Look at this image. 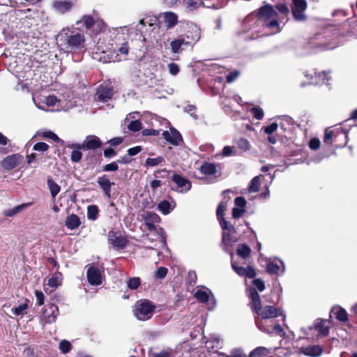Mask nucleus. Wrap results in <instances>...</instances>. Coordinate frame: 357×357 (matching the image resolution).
I'll use <instances>...</instances> for the list:
<instances>
[{"label": "nucleus", "instance_id": "obj_1", "mask_svg": "<svg viewBox=\"0 0 357 357\" xmlns=\"http://www.w3.org/2000/svg\"><path fill=\"white\" fill-rule=\"evenodd\" d=\"M20 14H22L20 10H10L2 14L0 20V26L5 40L17 46L26 44L28 41L26 31L27 27L25 26L27 20L20 18Z\"/></svg>", "mask_w": 357, "mask_h": 357}, {"label": "nucleus", "instance_id": "obj_2", "mask_svg": "<svg viewBox=\"0 0 357 357\" xmlns=\"http://www.w3.org/2000/svg\"><path fill=\"white\" fill-rule=\"evenodd\" d=\"M249 297L250 298V305L251 310L257 314L255 317V324L261 331L271 333L268 329L265 328L262 325V321L259 319H268L277 317L282 314V311L280 308H276L272 305L262 306L260 297L255 288L249 289Z\"/></svg>", "mask_w": 357, "mask_h": 357}, {"label": "nucleus", "instance_id": "obj_3", "mask_svg": "<svg viewBox=\"0 0 357 357\" xmlns=\"http://www.w3.org/2000/svg\"><path fill=\"white\" fill-rule=\"evenodd\" d=\"M61 45L70 51H79L85 47V36L74 27L63 29L58 34Z\"/></svg>", "mask_w": 357, "mask_h": 357}, {"label": "nucleus", "instance_id": "obj_4", "mask_svg": "<svg viewBox=\"0 0 357 357\" xmlns=\"http://www.w3.org/2000/svg\"><path fill=\"white\" fill-rule=\"evenodd\" d=\"M258 18L262 25L269 29L273 33L281 31L282 29L278 20V13L271 5L267 4L260 8L258 11Z\"/></svg>", "mask_w": 357, "mask_h": 357}, {"label": "nucleus", "instance_id": "obj_5", "mask_svg": "<svg viewBox=\"0 0 357 357\" xmlns=\"http://www.w3.org/2000/svg\"><path fill=\"white\" fill-rule=\"evenodd\" d=\"M142 218L144 220V224L147 229L150 231H155L156 234V238L162 243V245L165 247L166 245L165 231L162 228H157L155 226V223L160 222V217L156 213L152 212H146L142 215Z\"/></svg>", "mask_w": 357, "mask_h": 357}, {"label": "nucleus", "instance_id": "obj_6", "mask_svg": "<svg viewBox=\"0 0 357 357\" xmlns=\"http://www.w3.org/2000/svg\"><path fill=\"white\" fill-rule=\"evenodd\" d=\"M155 309V306L151 301L141 299L135 303L133 313L138 320L146 321L152 317Z\"/></svg>", "mask_w": 357, "mask_h": 357}, {"label": "nucleus", "instance_id": "obj_7", "mask_svg": "<svg viewBox=\"0 0 357 357\" xmlns=\"http://www.w3.org/2000/svg\"><path fill=\"white\" fill-rule=\"evenodd\" d=\"M33 102L35 105L40 109L42 110H46L45 108L44 104L50 107H56V109H68L70 107L73 106V105H63L61 100H59L57 97L55 96H48L44 97V99L42 100V102H38L35 98H33Z\"/></svg>", "mask_w": 357, "mask_h": 357}, {"label": "nucleus", "instance_id": "obj_8", "mask_svg": "<svg viewBox=\"0 0 357 357\" xmlns=\"http://www.w3.org/2000/svg\"><path fill=\"white\" fill-rule=\"evenodd\" d=\"M150 37L151 42L155 44L160 48L166 46L167 43L169 41V38L167 37V30L161 29L160 25H155L151 33Z\"/></svg>", "mask_w": 357, "mask_h": 357}, {"label": "nucleus", "instance_id": "obj_9", "mask_svg": "<svg viewBox=\"0 0 357 357\" xmlns=\"http://www.w3.org/2000/svg\"><path fill=\"white\" fill-rule=\"evenodd\" d=\"M307 9L305 0H292L291 12L293 17L296 21H305L307 16L305 11Z\"/></svg>", "mask_w": 357, "mask_h": 357}, {"label": "nucleus", "instance_id": "obj_10", "mask_svg": "<svg viewBox=\"0 0 357 357\" xmlns=\"http://www.w3.org/2000/svg\"><path fill=\"white\" fill-rule=\"evenodd\" d=\"M77 0H54L52 8L56 13L63 15L75 7Z\"/></svg>", "mask_w": 357, "mask_h": 357}, {"label": "nucleus", "instance_id": "obj_11", "mask_svg": "<svg viewBox=\"0 0 357 357\" xmlns=\"http://www.w3.org/2000/svg\"><path fill=\"white\" fill-rule=\"evenodd\" d=\"M266 262V270L269 274H276L278 275L284 274L285 266L282 260L268 259Z\"/></svg>", "mask_w": 357, "mask_h": 357}, {"label": "nucleus", "instance_id": "obj_12", "mask_svg": "<svg viewBox=\"0 0 357 357\" xmlns=\"http://www.w3.org/2000/svg\"><path fill=\"white\" fill-rule=\"evenodd\" d=\"M113 87L110 84L100 86L96 91L95 98L100 102H106L113 96Z\"/></svg>", "mask_w": 357, "mask_h": 357}, {"label": "nucleus", "instance_id": "obj_13", "mask_svg": "<svg viewBox=\"0 0 357 357\" xmlns=\"http://www.w3.org/2000/svg\"><path fill=\"white\" fill-rule=\"evenodd\" d=\"M160 17L165 23L166 30L174 28L178 22V16L174 12L166 11L160 14Z\"/></svg>", "mask_w": 357, "mask_h": 357}, {"label": "nucleus", "instance_id": "obj_14", "mask_svg": "<svg viewBox=\"0 0 357 357\" xmlns=\"http://www.w3.org/2000/svg\"><path fill=\"white\" fill-rule=\"evenodd\" d=\"M59 314V307L54 304H51L44 309L43 312V318L46 323L51 324L56 321Z\"/></svg>", "mask_w": 357, "mask_h": 357}, {"label": "nucleus", "instance_id": "obj_15", "mask_svg": "<svg viewBox=\"0 0 357 357\" xmlns=\"http://www.w3.org/2000/svg\"><path fill=\"white\" fill-rule=\"evenodd\" d=\"M172 181L176 185L177 190L181 193L187 192L191 188V183L179 174H174Z\"/></svg>", "mask_w": 357, "mask_h": 357}, {"label": "nucleus", "instance_id": "obj_16", "mask_svg": "<svg viewBox=\"0 0 357 357\" xmlns=\"http://www.w3.org/2000/svg\"><path fill=\"white\" fill-rule=\"evenodd\" d=\"M87 280L91 285H100L102 283V276L98 267L90 266L86 273Z\"/></svg>", "mask_w": 357, "mask_h": 357}, {"label": "nucleus", "instance_id": "obj_17", "mask_svg": "<svg viewBox=\"0 0 357 357\" xmlns=\"http://www.w3.org/2000/svg\"><path fill=\"white\" fill-rule=\"evenodd\" d=\"M162 136L167 142L174 146H178L180 142H182L181 134L174 128H170L169 131H163Z\"/></svg>", "mask_w": 357, "mask_h": 357}, {"label": "nucleus", "instance_id": "obj_18", "mask_svg": "<svg viewBox=\"0 0 357 357\" xmlns=\"http://www.w3.org/2000/svg\"><path fill=\"white\" fill-rule=\"evenodd\" d=\"M22 157L18 154H13L6 157L1 162L2 167L7 170L15 168L21 162Z\"/></svg>", "mask_w": 357, "mask_h": 357}, {"label": "nucleus", "instance_id": "obj_19", "mask_svg": "<svg viewBox=\"0 0 357 357\" xmlns=\"http://www.w3.org/2000/svg\"><path fill=\"white\" fill-rule=\"evenodd\" d=\"M299 353L310 357H319L323 353V349L319 345L303 347L299 349Z\"/></svg>", "mask_w": 357, "mask_h": 357}, {"label": "nucleus", "instance_id": "obj_20", "mask_svg": "<svg viewBox=\"0 0 357 357\" xmlns=\"http://www.w3.org/2000/svg\"><path fill=\"white\" fill-rule=\"evenodd\" d=\"M97 183L102 190L104 195L109 198L111 196V187L114 185V183L111 182L106 175L98 177Z\"/></svg>", "mask_w": 357, "mask_h": 357}, {"label": "nucleus", "instance_id": "obj_21", "mask_svg": "<svg viewBox=\"0 0 357 357\" xmlns=\"http://www.w3.org/2000/svg\"><path fill=\"white\" fill-rule=\"evenodd\" d=\"M135 114L138 113H130L125 119V124L128 126V128L131 131H139L142 128L141 122L135 119Z\"/></svg>", "mask_w": 357, "mask_h": 357}, {"label": "nucleus", "instance_id": "obj_22", "mask_svg": "<svg viewBox=\"0 0 357 357\" xmlns=\"http://www.w3.org/2000/svg\"><path fill=\"white\" fill-rule=\"evenodd\" d=\"M109 243L117 249H123L126 247L127 241L120 234L116 233L109 234Z\"/></svg>", "mask_w": 357, "mask_h": 357}, {"label": "nucleus", "instance_id": "obj_23", "mask_svg": "<svg viewBox=\"0 0 357 357\" xmlns=\"http://www.w3.org/2000/svg\"><path fill=\"white\" fill-rule=\"evenodd\" d=\"M100 139L96 136H88L84 141L83 146L87 149H96L101 146Z\"/></svg>", "mask_w": 357, "mask_h": 357}, {"label": "nucleus", "instance_id": "obj_24", "mask_svg": "<svg viewBox=\"0 0 357 357\" xmlns=\"http://www.w3.org/2000/svg\"><path fill=\"white\" fill-rule=\"evenodd\" d=\"M328 321L326 319L317 320L314 324V329L317 330L319 334L323 336H327L329 332Z\"/></svg>", "mask_w": 357, "mask_h": 357}, {"label": "nucleus", "instance_id": "obj_25", "mask_svg": "<svg viewBox=\"0 0 357 357\" xmlns=\"http://www.w3.org/2000/svg\"><path fill=\"white\" fill-rule=\"evenodd\" d=\"M81 222L79 218L75 214H71L66 218L65 225L69 229H75L79 227Z\"/></svg>", "mask_w": 357, "mask_h": 357}, {"label": "nucleus", "instance_id": "obj_26", "mask_svg": "<svg viewBox=\"0 0 357 357\" xmlns=\"http://www.w3.org/2000/svg\"><path fill=\"white\" fill-rule=\"evenodd\" d=\"M236 241V239L233 238L229 233L226 231L222 232V247L225 252H229L230 246L233 243H235Z\"/></svg>", "mask_w": 357, "mask_h": 357}, {"label": "nucleus", "instance_id": "obj_27", "mask_svg": "<svg viewBox=\"0 0 357 357\" xmlns=\"http://www.w3.org/2000/svg\"><path fill=\"white\" fill-rule=\"evenodd\" d=\"M211 293L208 289L200 288L195 292L194 296L201 303H207Z\"/></svg>", "mask_w": 357, "mask_h": 357}, {"label": "nucleus", "instance_id": "obj_28", "mask_svg": "<svg viewBox=\"0 0 357 357\" xmlns=\"http://www.w3.org/2000/svg\"><path fill=\"white\" fill-rule=\"evenodd\" d=\"M188 43L185 40L183 37H179L173 40L170 43V49L172 53L177 54L181 49L182 45H187Z\"/></svg>", "mask_w": 357, "mask_h": 357}, {"label": "nucleus", "instance_id": "obj_29", "mask_svg": "<svg viewBox=\"0 0 357 357\" xmlns=\"http://www.w3.org/2000/svg\"><path fill=\"white\" fill-rule=\"evenodd\" d=\"M331 313H333L337 319L340 321L345 322L348 320V314L347 311L339 307H333L331 311Z\"/></svg>", "mask_w": 357, "mask_h": 357}, {"label": "nucleus", "instance_id": "obj_30", "mask_svg": "<svg viewBox=\"0 0 357 357\" xmlns=\"http://www.w3.org/2000/svg\"><path fill=\"white\" fill-rule=\"evenodd\" d=\"M96 19H94L91 15H85L82 17V20L79 21H77L76 22V24H79L80 22H83L84 25L85 26L86 29L87 30H91L93 28V24L95 22Z\"/></svg>", "mask_w": 357, "mask_h": 357}, {"label": "nucleus", "instance_id": "obj_31", "mask_svg": "<svg viewBox=\"0 0 357 357\" xmlns=\"http://www.w3.org/2000/svg\"><path fill=\"white\" fill-rule=\"evenodd\" d=\"M62 283V275L60 273H55L49 280L47 284L53 288L60 286Z\"/></svg>", "mask_w": 357, "mask_h": 357}, {"label": "nucleus", "instance_id": "obj_32", "mask_svg": "<svg viewBox=\"0 0 357 357\" xmlns=\"http://www.w3.org/2000/svg\"><path fill=\"white\" fill-rule=\"evenodd\" d=\"M202 173L206 175H213L216 173V167L212 163H205L200 167Z\"/></svg>", "mask_w": 357, "mask_h": 357}, {"label": "nucleus", "instance_id": "obj_33", "mask_svg": "<svg viewBox=\"0 0 357 357\" xmlns=\"http://www.w3.org/2000/svg\"><path fill=\"white\" fill-rule=\"evenodd\" d=\"M158 209L160 211L163 215L169 214L173 208L171 206L169 202L167 200L162 201L158 204Z\"/></svg>", "mask_w": 357, "mask_h": 357}, {"label": "nucleus", "instance_id": "obj_34", "mask_svg": "<svg viewBox=\"0 0 357 357\" xmlns=\"http://www.w3.org/2000/svg\"><path fill=\"white\" fill-rule=\"evenodd\" d=\"M47 185L52 197H55L60 192V186L52 178L47 179Z\"/></svg>", "mask_w": 357, "mask_h": 357}, {"label": "nucleus", "instance_id": "obj_35", "mask_svg": "<svg viewBox=\"0 0 357 357\" xmlns=\"http://www.w3.org/2000/svg\"><path fill=\"white\" fill-rule=\"evenodd\" d=\"M105 26V23L102 20L96 19L91 31L93 33L98 34L103 31Z\"/></svg>", "mask_w": 357, "mask_h": 357}, {"label": "nucleus", "instance_id": "obj_36", "mask_svg": "<svg viewBox=\"0 0 357 357\" xmlns=\"http://www.w3.org/2000/svg\"><path fill=\"white\" fill-rule=\"evenodd\" d=\"M310 45L317 50H323V36L317 35L310 41Z\"/></svg>", "mask_w": 357, "mask_h": 357}, {"label": "nucleus", "instance_id": "obj_37", "mask_svg": "<svg viewBox=\"0 0 357 357\" xmlns=\"http://www.w3.org/2000/svg\"><path fill=\"white\" fill-rule=\"evenodd\" d=\"M31 204L30 203H28V204H20V205H18L15 207H14L12 209H10V210H8L5 212V215L6 216H8V217H12L15 215H16L17 213H20V211H22L23 209L26 208V207H28L29 206H30Z\"/></svg>", "mask_w": 357, "mask_h": 357}, {"label": "nucleus", "instance_id": "obj_38", "mask_svg": "<svg viewBox=\"0 0 357 357\" xmlns=\"http://www.w3.org/2000/svg\"><path fill=\"white\" fill-rule=\"evenodd\" d=\"M28 308V303H24L21 305H20L17 307H13L11 309L12 312L15 316H23L26 313V310Z\"/></svg>", "mask_w": 357, "mask_h": 357}, {"label": "nucleus", "instance_id": "obj_39", "mask_svg": "<svg viewBox=\"0 0 357 357\" xmlns=\"http://www.w3.org/2000/svg\"><path fill=\"white\" fill-rule=\"evenodd\" d=\"M259 176H255L250 183L248 190L250 192H257L259 190Z\"/></svg>", "mask_w": 357, "mask_h": 357}, {"label": "nucleus", "instance_id": "obj_40", "mask_svg": "<svg viewBox=\"0 0 357 357\" xmlns=\"http://www.w3.org/2000/svg\"><path fill=\"white\" fill-rule=\"evenodd\" d=\"M187 8L190 11L197 10L202 4V0H184Z\"/></svg>", "mask_w": 357, "mask_h": 357}, {"label": "nucleus", "instance_id": "obj_41", "mask_svg": "<svg viewBox=\"0 0 357 357\" xmlns=\"http://www.w3.org/2000/svg\"><path fill=\"white\" fill-rule=\"evenodd\" d=\"M98 208L96 205H90L87 208V218L89 220H95L98 218Z\"/></svg>", "mask_w": 357, "mask_h": 357}, {"label": "nucleus", "instance_id": "obj_42", "mask_svg": "<svg viewBox=\"0 0 357 357\" xmlns=\"http://www.w3.org/2000/svg\"><path fill=\"white\" fill-rule=\"evenodd\" d=\"M163 161H164V158L162 156H158V157L154 158H148L146 160L145 166L147 167H155V166L158 165Z\"/></svg>", "mask_w": 357, "mask_h": 357}, {"label": "nucleus", "instance_id": "obj_43", "mask_svg": "<svg viewBox=\"0 0 357 357\" xmlns=\"http://www.w3.org/2000/svg\"><path fill=\"white\" fill-rule=\"evenodd\" d=\"M219 355L222 357H248L241 349H232L230 355H227L224 353H220Z\"/></svg>", "mask_w": 357, "mask_h": 357}, {"label": "nucleus", "instance_id": "obj_44", "mask_svg": "<svg viewBox=\"0 0 357 357\" xmlns=\"http://www.w3.org/2000/svg\"><path fill=\"white\" fill-rule=\"evenodd\" d=\"M237 146L242 151H247L250 148V144L249 141L245 138H241L236 142Z\"/></svg>", "mask_w": 357, "mask_h": 357}, {"label": "nucleus", "instance_id": "obj_45", "mask_svg": "<svg viewBox=\"0 0 357 357\" xmlns=\"http://www.w3.org/2000/svg\"><path fill=\"white\" fill-rule=\"evenodd\" d=\"M267 354V349L263 347H257L252 351L249 357H261Z\"/></svg>", "mask_w": 357, "mask_h": 357}, {"label": "nucleus", "instance_id": "obj_46", "mask_svg": "<svg viewBox=\"0 0 357 357\" xmlns=\"http://www.w3.org/2000/svg\"><path fill=\"white\" fill-rule=\"evenodd\" d=\"M251 252L250 248L246 245H242L237 250V254L238 256L241 257L243 259L248 257Z\"/></svg>", "mask_w": 357, "mask_h": 357}, {"label": "nucleus", "instance_id": "obj_47", "mask_svg": "<svg viewBox=\"0 0 357 357\" xmlns=\"http://www.w3.org/2000/svg\"><path fill=\"white\" fill-rule=\"evenodd\" d=\"M221 346V340L219 338H213L211 340H208L206 343V347L210 350L213 349L215 348H219Z\"/></svg>", "mask_w": 357, "mask_h": 357}, {"label": "nucleus", "instance_id": "obj_48", "mask_svg": "<svg viewBox=\"0 0 357 357\" xmlns=\"http://www.w3.org/2000/svg\"><path fill=\"white\" fill-rule=\"evenodd\" d=\"M141 284V280L139 278L134 277L130 279L127 282V286L129 289L135 290L137 289Z\"/></svg>", "mask_w": 357, "mask_h": 357}, {"label": "nucleus", "instance_id": "obj_49", "mask_svg": "<svg viewBox=\"0 0 357 357\" xmlns=\"http://www.w3.org/2000/svg\"><path fill=\"white\" fill-rule=\"evenodd\" d=\"M15 63H16L15 61H14L13 63H12L11 62L8 63L6 61H4V64L7 66L8 71L11 72L13 75H15L17 77H18L19 79H20V75H19V71L17 69H16V68H18L19 67L17 65H15Z\"/></svg>", "mask_w": 357, "mask_h": 357}, {"label": "nucleus", "instance_id": "obj_50", "mask_svg": "<svg viewBox=\"0 0 357 357\" xmlns=\"http://www.w3.org/2000/svg\"><path fill=\"white\" fill-rule=\"evenodd\" d=\"M220 222V225L221 228L225 231V230H227L229 232H236L235 227L229 224L225 218H222L218 220Z\"/></svg>", "mask_w": 357, "mask_h": 357}, {"label": "nucleus", "instance_id": "obj_51", "mask_svg": "<svg viewBox=\"0 0 357 357\" xmlns=\"http://www.w3.org/2000/svg\"><path fill=\"white\" fill-rule=\"evenodd\" d=\"M250 112H252L254 117L257 120H261L264 117V111L259 107H254L251 108Z\"/></svg>", "mask_w": 357, "mask_h": 357}, {"label": "nucleus", "instance_id": "obj_52", "mask_svg": "<svg viewBox=\"0 0 357 357\" xmlns=\"http://www.w3.org/2000/svg\"><path fill=\"white\" fill-rule=\"evenodd\" d=\"M227 208V204L225 202H221L217 208L216 215L218 220L224 218V212Z\"/></svg>", "mask_w": 357, "mask_h": 357}, {"label": "nucleus", "instance_id": "obj_53", "mask_svg": "<svg viewBox=\"0 0 357 357\" xmlns=\"http://www.w3.org/2000/svg\"><path fill=\"white\" fill-rule=\"evenodd\" d=\"M59 349L62 353L67 354L71 350L72 346L68 341L64 340L59 343Z\"/></svg>", "mask_w": 357, "mask_h": 357}, {"label": "nucleus", "instance_id": "obj_54", "mask_svg": "<svg viewBox=\"0 0 357 357\" xmlns=\"http://www.w3.org/2000/svg\"><path fill=\"white\" fill-rule=\"evenodd\" d=\"M315 76L317 77L320 81L321 80L323 84H325L326 85L329 84V81L331 80V77H329L326 72H319V73H315Z\"/></svg>", "mask_w": 357, "mask_h": 357}, {"label": "nucleus", "instance_id": "obj_55", "mask_svg": "<svg viewBox=\"0 0 357 357\" xmlns=\"http://www.w3.org/2000/svg\"><path fill=\"white\" fill-rule=\"evenodd\" d=\"M276 8L280 13L282 15V19H284L289 13V9L285 4H278L276 6Z\"/></svg>", "mask_w": 357, "mask_h": 357}, {"label": "nucleus", "instance_id": "obj_56", "mask_svg": "<svg viewBox=\"0 0 357 357\" xmlns=\"http://www.w3.org/2000/svg\"><path fill=\"white\" fill-rule=\"evenodd\" d=\"M119 169L118 162H112L109 164L105 165L102 167V171L104 172H115Z\"/></svg>", "mask_w": 357, "mask_h": 357}, {"label": "nucleus", "instance_id": "obj_57", "mask_svg": "<svg viewBox=\"0 0 357 357\" xmlns=\"http://www.w3.org/2000/svg\"><path fill=\"white\" fill-rule=\"evenodd\" d=\"M152 357H174L172 349L163 350L158 353H153Z\"/></svg>", "mask_w": 357, "mask_h": 357}, {"label": "nucleus", "instance_id": "obj_58", "mask_svg": "<svg viewBox=\"0 0 357 357\" xmlns=\"http://www.w3.org/2000/svg\"><path fill=\"white\" fill-rule=\"evenodd\" d=\"M167 268L162 266L159 267L155 273V277L158 279H162L167 275Z\"/></svg>", "mask_w": 357, "mask_h": 357}, {"label": "nucleus", "instance_id": "obj_59", "mask_svg": "<svg viewBox=\"0 0 357 357\" xmlns=\"http://www.w3.org/2000/svg\"><path fill=\"white\" fill-rule=\"evenodd\" d=\"M34 151L45 152L49 149V146L45 142H38L33 147Z\"/></svg>", "mask_w": 357, "mask_h": 357}, {"label": "nucleus", "instance_id": "obj_60", "mask_svg": "<svg viewBox=\"0 0 357 357\" xmlns=\"http://www.w3.org/2000/svg\"><path fill=\"white\" fill-rule=\"evenodd\" d=\"M169 73L172 75H176L179 73V67L174 63H170L167 65Z\"/></svg>", "mask_w": 357, "mask_h": 357}, {"label": "nucleus", "instance_id": "obj_61", "mask_svg": "<svg viewBox=\"0 0 357 357\" xmlns=\"http://www.w3.org/2000/svg\"><path fill=\"white\" fill-rule=\"evenodd\" d=\"M82 153L77 150H73L71 153V160L74 162H78L82 159Z\"/></svg>", "mask_w": 357, "mask_h": 357}, {"label": "nucleus", "instance_id": "obj_62", "mask_svg": "<svg viewBox=\"0 0 357 357\" xmlns=\"http://www.w3.org/2000/svg\"><path fill=\"white\" fill-rule=\"evenodd\" d=\"M278 128V125L277 123H272L271 124L266 126L264 128V132L268 134L271 135L273 132H275Z\"/></svg>", "mask_w": 357, "mask_h": 357}, {"label": "nucleus", "instance_id": "obj_63", "mask_svg": "<svg viewBox=\"0 0 357 357\" xmlns=\"http://www.w3.org/2000/svg\"><path fill=\"white\" fill-rule=\"evenodd\" d=\"M190 28L194 32V35L192 36V39L195 41H197L201 36L200 29L195 24H192Z\"/></svg>", "mask_w": 357, "mask_h": 357}, {"label": "nucleus", "instance_id": "obj_64", "mask_svg": "<svg viewBox=\"0 0 357 357\" xmlns=\"http://www.w3.org/2000/svg\"><path fill=\"white\" fill-rule=\"evenodd\" d=\"M222 155L225 157L231 156L232 155H236V153L234 151V148L230 146H226L222 149Z\"/></svg>", "mask_w": 357, "mask_h": 357}]
</instances>
